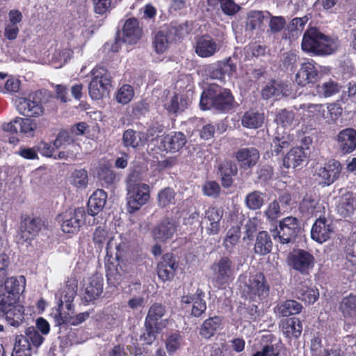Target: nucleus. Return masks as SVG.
<instances>
[{
  "label": "nucleus",
  "instance_id": "nucleus-35",
  "mask_svg": "<svg viewBox=\"0 0 356 356\" xmlns=\"http://www.w3.org/2000/svg\"><path fill=\"white\" fill-rule=\"evenodd\" d=\"M339 310L345 318H356V295L350 293L343 298Z\"/></svg>",
  "mask_w": 356,
  "mask_h": 356
},
{
  "label": "nucleus",
  "instance_id": "nucleus-27",
  "mask_svg": "<svg viewBox=\"0 0 356 356\" xmlns=\"http://www.w3.org/2000/svg\"><path fill=\"white\" fill-rule=\"evenodd\" d=\"M92 241L100 250L104 244H106L107 250H111L113 247H115L118 250L120 249V245L114 243L115 239L113 236L108 232L104 225L99 226L95 229L93 233Z\"/></svg>",
  "mask_w": 356,
  "mask_h": 356
},
{
  "label": "nucleus",
  "instance_id": "nucleus-7",
  "mask_svg": "<svg viewBox=\"0 0 356 356\" xmlns=\"http://www.w3.org/2000/svg\"><path fill=\"white\" fill-rule=\"evenodd\" d=\"M315 262L314 255L303 249L293 250L287 257L289 266L302 275H308L314 268Z\"/></svg>",
  "mask_w": 356,
  "mask_h": 356
},
{
  "label": "nucleus",
  "instance_id": "nucleus-17",
  "mask_svg": "<svg viewBox=\"0 0 356 356\" xmlns=\"http://www.w3.org/2000/svg\"><path fill=\"white\" fill-rule=\"evenodd\" d=\"M83 291V298L86 302L97 299L103 291V277L96 274L84 280Z\"/></svg>",
  "mask_w": 356,
  "mask_h": 356
},
{
  "label": "nucleus",
  "instance_id": "nucleus-13",
  "mask_svg": "<svg viewBox=\"0 0 356 356\" xmlns=\"http://www.w3.org/2000/svg\"><path fill=\"white\" fill-rule=\"evenodd\" d=\"M204 293L197 289L193 295L184 296L181 298V304L184 309L191 307V315L194 317H201L207 309V303L204 300Z\"/></svg>",
  "mask_w": 356,
  "mask_h": 356
},
{
  "label": "nucleus",
  "instance_id": "nucleus-46",
  "mask_svg": "<svg viewBox=\"0 0 356 356\" xmlns=\"http://www.w3.org/2000/svg\"><path fill=\"white\" fill-rule=\"evenodd\" d=\"M140 141V133H138L133 129H127L123 134L122 142L127 147L136 148Z\"/></svg>",
  "mask_w": 356,
  "mask_h": 356
},
{
  "label": "nucleus",
  "instance_id": "nucleus-59",
  "mask_svg": "<svg viewBox=\"0 0 356 356\" xmlns=\"http://www.w3.org/2000/svg\"><path fill=\"white\" fill-rule=\"evenodd\" d=\"M307 111L310 113V117L316 118L317 120L327 118L326 116V111L324 105L323 104H309L307 106Z\"/></svg>",
  "mask_w": 356,
  "mask_h": 356
},
{
  "label": "nucleus",
  "instance_id": "nucleus-1",
  "mask_svg": "<svg viewBox=\"0 0 356 356\" xmlns=\"http://www.w3.org/2000/svg\"><path fill=\"white\" fill-rule=\"evenodd\" d=\"M24 276L7 278L0 287V317H5L11 326L18 327L24 321V307L17 303L19 294L25 289Z\"/></svg>",
  "mask_w": 356,
  "mask_h": 356
},
{
  "label": "nucleus",
  "instance_id": "nucleus-36",
  "mask_svg": "<svg viewBox=\"0 0 356 356\" xmlns=\"http://www.w3.org/2000/svg\"><path fill=\"white\" fill-rule=\"evenodd\" d=\"M208 5L218 10H221L227 15H233L239 10L234 0H207Z\"/></svg>",
  "mask_w": 356,
  "mask_h": 356
},
{
  "label": "nucleus",
  "instance_id": "nucleus-32",
  "mask_svg": "<svg viewBox=\"0 0 356 356\" xmlns=\"http://www.w3.org/2000/svg\"><path fill=\"white\" fill-rule=\"evenodd\" d=\"M222 321L218 316L206 319L200 327V335L206 339L213 337L221 329Z\"/></svg>",
  "mask_w": 356,
  "mask_h": 356
},
{
  "label": "nucleus",
  "instance_id": "nucleus-34",
  "mask_svg": "<svg viewBox=\"0 0 356 356\" xmlns=\"http://www.w3.org/2000/svg\"><path fill=\"white\" fill-rule=\"evenodd\" d=\"M273 242L268 233L266 231L259 232L256 237L254 251L255 254L266 255L270 252Z\"/></svg>",
  "mask_w": 356,
  "mask_h": 356
},
{
  "label": "nucleus",
  "instance_id": "nucleus-50",
  "mask_svg": "<svg viewBox=\"0 0 356 356\" xmlns=\"http://www.w3.org/2000/svg\"><path fill=\"white\" fill-rule=\"evenodd\" d=\"M282 84L278 83L276 81L272 80L268 82L261 90V95L264 99H268L275 95H278L282 91Z\"/></svg>",
  "mask_w": 356,
  "mask_h": 356
},
{
  "label": "nucleus",
  "instance_id": "nucleus-40",
  "mask_svg": "<svg viewBox=\"0 0 356 356\" xmlns=\"http://www.w3.org/2000/svg\"><path fill=\"white\" fill-rule=\"evenodd\" d=\"M223 211L221 209L211 207L206 211V217L210 221L209 229L210 233L216 234L220 229V221L222 217Z\"/></svg>",
  "mask_w": 356,
  "mask_h": 356
},
{
  "label": "nucleus",
  "instance_id": "nucleus-8",
  "mask_svg": "<svg viewBox=\"0 0 356 356\" xmlns=\"http://www.w3.org/2000/svg\"><path fill=\"white\" fill-rule=\"evenodd\" d=\"M130 177L127 187V205L129 212L138 210L149 200V186L144 183H136Z\"/></svg>",
  "mask_w": 356,
  "mask_h": 356
},
{
  "label": "nucleus",
  "instance_id": "nucleus-52",
  "mask_svg": "<svg viewBox=\"0 0 356 356\" xmlns=\"http://www.w3.org/2000/svg\"><path fill=\"white\" fill-rule=\"evenodd\" d=\"M19 131L27 136H33L36 129V123L28 118H18Z\"/></svg>",
  "mask_w": 356,
  "mask_h": 356
},
{
  "label": "nucleus",
  "instance_id": "nucleus-11",
  "mask_svg": "<svg viewBox=\"0 0 356 356\" xmlns=\"http://www.w3.org/2000/svg\"><path fill=\"white\" fill-rule=\"evenodd\" d=\"M250 298L255 300L256 297L259 300L267 298L269 295L270 287L263 273L259 272L250 277L249 284H246Z\"/></svg>",
  "mask_w": 356,
  "mask_h": 356
},
{
  "label": "nucleus",
  "instance_id": "nucleus-16",
  "mask_svg": "<svg viewBox=\"0 0 356 356\" xmlns=\"http://www.w3.org/2000/svg\"><path fill=\"white\" fill-rule=\"evenodd\" d=\"M319 72L316 67V63L311 60L301 64L300 70L296 74V81L301 86L317 82Z\"/></svg>",
  "mask_w": 356,
  "mask_h": 356
},
{
  "label": "nucleus",
  "instance_id": "nucleus-56",
  "mask_svg": "<svg viewBox=\"0 0 356 356\" xmlns=\"http://www.w3.org/2000/svg\"><path fill=\"white\" fill-rule=\"evenodd\" d=\"M261 193L254 191L246 196V206L251 209H259L263 203L264 200Z\"/></svg>",
  "mask_w": 356,
  "mask_h": 356
},
{
  "label": "nucleus",
  "instance_id": "nucleus-30",
  "mask_svg": "<svg viewBox=\"0 0 356 356\" xmlns=\"http://www.w3.org/2000/svg\"><path fill=\"white\" fill-rule=\"evenodd\" d=\"M107 199L106 193L98 189L95 191L88 202V213L92 216L98 214L104 207Z\"/></svg>",
  "mask_w": 356,
  "mask_h": 356
},
{
  "label": "nucleus",
  "instance_id": "nucleus-22",
  "mask_svg": "<svg viewBox=\"0 0 356 356\" xmlns=\"http://www.w3.org/2000/svg\"><path fill=\"white\" fill-rule=\"evenodd\" d=\"M341 171V165L339 161L334 159L329 160L318 171V176L322 179L324 185L329 186L335 181Z\"/></svg>",
  "mask_w": 356,
  "mask_h": 356
},
{
  "label": "nucleus",
  "instance_id": "nucleus-21",
  "mask_svg": "<svg viewBox=\"0 0 356 356\" xmlns=\"http://www.w3.org/2000/svg\"><path fill=\"white\" fill-rule=\"evenodd\" d=\"M143 35V29L136 18L127 19L122 28V39L126 43L132 44L137 43Z\"/></svg>",
  "mask_w": 356,
  "mask_h": 356
},
{
  "label": "nucleus",
  "instance_id": "nucleus-10",
  "mask_svg": "<svg viewBox=\"0 0 356 356\" xmlns=\"http://www.w3.org/2000/svg\"><path fill=\"white\" fill-rule=\"evenodd\" d=\"M60 217L62 230L65 233H75L85 223L86 212L83 208L79 207L66 211Z\"/></svg>",
  "mask_w": 356,
  "mask_h": 356
},
{
  "label": "nucleus",
  "instance_id": "nucleus-15",
  "mask_svg": "<svg viewBox=\"0 0 356 356\" xmlns=\"http://www.w3.org/2000/svg\"><path fill=\"white\" fill-rule=\"evenodd\" d=\"M78 281L74 277H69L60 289L58 308L56 312L61 311L64 304L67 310L72 309V302L77 292Z\"/></svg>",
  "mask_w": 356,
  "mask_h": 356
},
{
  "label": "nucleus",
  "instance_id": "nucleus-58",
  "mask_svg": "<svg viewBox=\"0 0 356 356\" xmlns=\"http://www.w3.org/2000/svg\"><path fill=\"white\" fill-rule=\"evenodd\" d=\"M355 197L353 193H346L342 199L341 204V209L346 212L347 215L352 213L355 209Z\"/></svg>",
  "mask_w": 356,
  "mask_h": 356
},
{
  "label": "nucleus",
  "instance_id": "nucleus-53",
  "mask_svg": "<svg viewBox=\"0 0 356 356\" xmlns=\"http://www.w3.org/2000/svg\"><path fill=\"white\" fill-rule=\"evenodd\" d=\"M327 110L325 113L327 116V121L336 122L342 115L343 108L337 102L327 104Z\"/></svg>",
  "mask_w": 356,
  "mask_h": 356
},
{
  "label": "nucleus",
  "instance_id": "nucleus-48",
  "mask_svg": "<svg viewBox=\"0 0 356 356\" xmlns=\"http://www.w3.org/2000/svg\"><path fill=\"white\" fill-rule=\"evenodd\" d=\"M206 73L212 79L219 80L222 83L226 81V77L222 71L220 61L207 67Z\"/></svg>",
  "mask_w": 356,
  "mask_h": 356
},
{
  "label": "nucleus",
  "instance_id": "nucleus-14",
  "mask_svg": "<svg viewBox=\"0 0 356 356\" xmlns=\"http://www.w3.org/2000/svg\"><path fill=\"white\" fill-rule=\"evenodd\" d=\"M177 223L172 218H163L154 227L152 236L154 240L165 242L171 239L177 232Z\"/></svg>",
  "mask_w": 356,
  "mask_h": 356
},
{
  "label": "nucleus",
  "instance_id": "nucleus-39",
  "mask_svg": "<svg viewBox=\"0 0 356 356\" xmlns=\"http://www.w3.org/2000/svg\"><path fill=\"white\" fill-rule=\"evenodd\" d=\"M295 296L305 303L313 304L318 300L319 293L318 289L302 286L295 289Z\"/></svg>",
  "mask_w": 356,
  "mask_h": 356
},
{
  "label": "nucleus",
  "instance_id": "nucleus-49",
  "mask_svg": "<svg viewBox=\"0 0 356 356\" xmlns=\"http://www.w3.org/2000/svg\"><path fill=\"white\" fill-rule=\"evenodd\" d=\"M134 95L133 88L128 84L123 85L116 94V100L122 104L129 103Z\"/></svg>",
  "mask_w": 356,
  "mask_h": 356
},
{
  "label": "nucleus",
  "instance_id": "nucleus-2",
  "mask_svg": "<svg viewBox=\"0 0 356 356\" xmlns=\"http://www.w3.org/2000/svg\"><path fill=\"white\" fill-rule=\"evenodd\" d=\"M335 48V40L315 26L308 27L303 33L301 49L310 56H328L334 51Z\"/></svg>",
  "mask_w": 356,
  "mask_h": 356
},
{
  "label": "nucleus",
  "instance_id": "nucleus-37",
  "mask_svg": "<svg viewBox=\"0 0 356 356\" xmlns=\"http://www.w3.org/2000/svg\"><path fill=\"white\" fill-rule=\"evenodd\" d=\"M276 309L277 312L280 315L288 317L291 315H295L300 313L302 309V306L296 300H287L278 305Z\"/></svg>",
  "mask_w": 356,
  "mask_h": 356
},
{
  "label": "nucleus",
  "instance_id": "nucleus-19",
  "mask_svg": "<svg viewBox=\"0 0 356 356\" xmlns=\"http://www.w3.org/2000/svg\"><path fill=\"white\" fill-rule=\"evenodd\" d=\"M165 313V306L160 303L153 304L149 309L145 324L154 325L156 331H161L167 325V319H162Z\"/></svg>",
  "mask_w": 356,
  "mask_h": 356
},
{
  "label": "nucleus",
  "instance_id": "nucleus-57",
  "mask_svg": "<svg viewBox=\"0 0 356 356\" xmlns=\"http://www.w3.org/2000/svg\"><path fill=\"white\" fill-rule=\"evenodd\" d=\"M145 330L140 335V341H143L145 345H151L154 341L156 337V333L159 331H156L154 327V325H145Z\"/></svg>",
  "mask_w": 356,
  "mask_h": 356
},
{
  "label": "nucleus",
  "instance_id": "nucleus-51",
  "mask_svg": "<svg viewBox=\"0 0 356 356\" xmlns=\"http://www.w3.org/2000/svg\"><path fill=\"white\" fill-rule=\"evenodd\" d=\"M264 115L259 112H246V128L257 129L262 126Z\"/></svg>",
  "mask_w": 356,
  "mask_h": 356
},
{
  "label": "nucleus",
  "instance_id": "nucleus-42",
  "mask_svg": "<svg viewBox=\"0 0 356 356\" xmlns=\"http://www.w3.org/2000/svg\"><path fill=\"white\" fill-rule=\"evenodd\" d=\"M157 199L160 207H168L175 204V192L172 188H165L159 192Z\"/></svg>",
  "mask_w": 356,
  "mask_h": 356
},
{
  "label": "nucleus",
  "instance_id": "nucleus-64",
  "mask_svg": "<svg viewBox=\"0 0 356 356\" xmlns=\"http://www.w3.org/2000/svg\"><path fill=\"white\" fill-rule=\"evenodd\" d=\"M96 13L104 15L110 10L111 0H92Z\"/></svg>",
  "mask_w": 356,
  "mask_h": 356
},
{
  "label": "nucleus",
  "instance_id": "nucleus-61",
  "mask_svg": "<svg viewBox=\"0 0 356 356\" xmlns=\"http://www.w3.org/2000/svg\"><path fill=\"white\" fill-rule=\"evenodd\" d=\"M204 194L207 196L216 197L220 193V186L214 181H206L202 188Z\"/></svg>",
  "mask_w": 356,
  "mask_h": 356
},
{
  "label": "nucleus",
  "instance_id": "nucleus-20",
  "mask_svg": "<svg viewBox=\"0 0 356 356\" xmlns=\"http://www.w3.org/2000/svg\"><path fill=\"white\" fill-rule=\"evenodd\" d=\"M220 48V42L208 35L198 38L195 44V52L201 58L213 56Z\"/></svg>",
  "mask_w": 356,
  "mask_h": 356
},
{
  "label": "nucleus",
  "instance_id": "nucleus-45",
  "mask_svg": "<svg viewBox=\"0 0 356 356\" xmlns=\"http://www.w3.org/2000/svg\"><path fill=\"white\" fill-rule=\"evenodd\" d=\"M265 16L262 11H250L247 17L246 27L250 29H261L264 25Z\"/></svg>",
  "mask_w": 356,
  "mask_h": 356
},
{
  "label": "nucleus",
  "instance_id": "nucleus-25",
  "mask_svg": "<svg viewBox=\"0 0 356 356\" xmlns=\"http://www.w3.org/2000/svg\"><path fill=\"white\" fill-rule=\"evenodd\" d=\"M186 143L185 135L181 132H171L165 136L161 141V148L167 152L179 151Z\"/></svg>",
  "mask_w": 356,
  "mask_h": 356
},
{
  "label": "nucleus",
  "instance_id": "nucleus-47",
  "mask_svg": "<svg viewBox=\"0 0 356 356\" xmlns=\"http://www.w3.org/2000/svg\"><path fill=\"white\" fill-rule=\"evenodd\" d=\"M74 143V138L71 132L67 130H61L57 135L56 139L53 142V145L56 149L65 147L67 145Z\"/></svg>",
  "mask_w": 356,
  "mask_h": 356
},
{
  "label": "nucleus",
  "instance_id": "nucleus-31",
  "mask_svg": "<svg viewBox=\"0 0 356 356\" xmlns=\"http://www.w3.org/2000/svg\"><path fill=\"white\" fill-rule=\"evenodd\" d=\"M191 101L184 95L174 94L165 103L164 106L169 113L176 114L185 111Z\"/></svg>",
  "mask_w": 356,
  "mask_h": 356
},
{
  "label": "nucleus",
  "instance_id": "nucleus-23",
  "mask_svg": "<svg viewBox=\"0 0 356 356\" xmlns=\"http://www.w3.org/2000/svg\"><path fill=\"white\" fill-rule=\"evenodd\" d=\"M177 263L172 254H164L157 266V273L161 280L167 281L172 278L177 268Z\"/></svg>",
  "mask_w": 356,
  "mask_h": 356
},
{
  "label": "nucleus",
  "instance_id": "nucleus-41",
  "mask_svg": "<svg viewBox=\"0 0 356 356\" xmlns=\"http://www.w3.org/2000/svg\"><path fill=\"white\" fill-rule=\"evenodd\" d=\"M339 92V85L333 81L318 84L316 87V95L321 97H330Z\"/></svg>",
  "mask_w": 356,
  "mask_h": 356
},
{
  "label": "nucleus",
  "instance_id": "nucleus-44",
  "mask_svg": "<svg viewBox=\"0 0 356 356\" xmlns=\"http://www.w3.org/2000/svg\"><path fill=\"white\" fill-rule=\"evenodd\" d=\"M70 183L76 188H86L88 184L87 171L84 169L75 170L70 177Z\"/></svg>",
  "mask_w": 356,
  "mask_h": 356
},
{
  "label": "nucleus",
  "instance_id": "nucleus-63",
  "mask_svg": "<svg viewBox=\"0 0 356 356\" xmlns=\"http://www.w3.org/2000/svg\"><path fill=\"white\" fill-rule=\"evenodd\" d=\"M98 177L104 184L110 185L113 183L115 179V175L110 168H102L98 172Z\"/></svg>",
  "mask_w": 356,
  "mask_h": 356
},
{
  "label": "nucleus",
  "instance_id": "nucleus-26",
  "mask_svg": "<svg viewBox=\"0 0 356 356\" xmlns=\"http://www.w3.org/2000/svg\"><path fill=\"white\" fill-rule=\"evenodd\" d=\"M176 29L171 27L162 29L155 33L153 40V46L158 54H163L168 48L169 44L175 39Z\"/></svg>",
  "mask_w": 356,
  "mask_h": 356
},
{
  "label": "nucleus",
  "instance_id": "nucleus-60",
  "mask_svg": "<svg viewBox=\"0 0 356 356\" xmlns=\"http://www.w3.org/2000/svg\"><path fill=\"white\" fill-rule=\"evenodd\" d=\"M298 57L293 52H287L284 54L282 65L286 71L293 72L296 68V63Z\"/></svg>",
  "mask_w": 356,
  "mask_h": 356
},
{
  "label": "nucleus",
  "instance_id": "nucleus-62",
  "mask_svg": "<svg viewBox=\"0 0 356 356\" xmlns=\"http://www.w3.org/2000/svg\"><path fill=\"white\" fill-rule=\"evenodd\" d=\"M221 176H233L237 172V167L230 161H225L218 166Z\"/></svg>",
  "mask_w": 356,
  "mask_h": 356
},
{
  "label": "nucleus",
  "instance_id": "nucleus-6",
  "mask_svg": "<svg viewBox=\"0 0 356 356\" xmlns=\"http://www.w3.org/2000/svg\"><path fill=\"white\" fill-rule=\"evenodd\" d=\"M43 95L41 90L29 93L25 97L19 98L17 108L20 114L29 118H38L44 113L42 104Z\"/></svg>",
  "mask_w": 356,
  "mask_h": 356
},
{
  "label": "nucleus",
  "instance_id": "nucleus-12",
  "mask_svg": "<svg viewBox=\"0 0 356 356\" xmlns=\"http://www.w3.org/2000/svg\"><path fill=\"white\" fill-rule=\"evenodd\" d=\"M231 264L227 257H222L217 264L211 266L213 275L210 280L215 287L220 289L228 282L232 274Z\"/></svg>",
  "mask_w": 356,
  "mask_h": 356
},
{
  "label": "nucleus",
  "instance_id": "nucleus-18",
  "mask_svg": "<svg viewBox=\"0 0 356 356\" xmlns=\"http://www.w3.org/2000/svg\"><path fill=\"white\" fill-rule=\"evenodd\" d=\"M45 223L40 218L27 216L21 222V236L24 241L32 238L45 229Z\"/></svg>",
  "mask_w": 356,
  "mask_h": 356
},
{
  "label": "nucleus",
  "instance_id": "nucleus-9",
  "mask_svg": "<svg viewBox=\"0 0 356 356\" xmlns=\"http://www.w3.org/2000/svg\"><path fill=\"white\" fill-rule=\"evenodd\" d=\"M276 230L280 242L286 244L295 241L301 231V227L298 218L288 216L280 221L279 227Z\"/></svg>",
  "mask_w": 356,
  "mask_h": 356
},
{
  "label": "nucleus",
  "instance_id": "nucleus-28",
  "mask_svg": "<svg viewBox=\"0 0 356 356\" xmlns=\"http://www.w3.org/2000/svg\"><path fill=\"white\" fill-rule=\"evenodd\" d=\"M332 231L331 225L327 223L326 218H319L312 226L311 236L314 241L322 243L330 238Z\"/></svg>",
  "mask_w": 356,
  "mask_h": 356
},
{
  "label": "nucleus",
  "instance_id": "nucleus-55",
  "mask_svg": "<svg viewBox=\"0 0 356 356\" xmlns=\"http://www.w3.org/2000/svg\"><path fill=\"white\" fill-rule=\"evenodd\" d=\"M289 147V141L285 139L284 137L282 138L275 137L271 144L272 154H275V156H278L282 153L284 149H287Z\"/></svg>",
  "mask_w": 356,
  "mask_h": 356
},
{
  "label": "nucleus",
  "instance_id": "nucleus-43",
  "mask_svg": "<svg viewBox=\"0 0 356 356\" xmlns=\"http://www.w3.org/2000/svg\"><path fill=\"white\" fill-rule=\"evenodd\" d=\"M307 21L308 18L307 16L293 18L287 26V31L289 34V38H298L302 31Z\"/></svg>",
  "mask_w": 356,
  "mask_h": 356
},
{
  "label": "nucleus",
  "instance_id": "nucleus-54",
  "mask_svg": "<svg viewBox=\"0 0 356 356\" xmlns=\"http://www.w3.org/2000/svg\"><path fill=\"white\" fill-rule=\"evenodd\" d=\"M182 342V337L178 333L170 335L165 341V347L169 354L174 353L178 350Z\"/></svg>",
  "mask_w": 356,
  "mask_h": 356
},
{
  "label": "nucleus",
  "instance_id": "nucleus-33",
  "mask_svg": "<svg viewBox=\"0 0 356 356\" xmlns=\"http://www.w3.org/2000/svg\"><path fill=\"white\" fill-rule=\"evenodd\" d=\"M305 158L306 154L303 147H293L284 157L283 165L286 168H295L300 165Z\"/></svg>",
  "mask_w": 356,
  "mask_h": 356
},
{
  "label": "nucleus",
  "instance_id": "nucleus-4",
  "mask_svg": "<svg viewBox=\"0 0 356 356\" xmlns=\"http://www.w3.org/2000/svg\"><path fill=\"white\" fill-rule=\"evenodd\" d=\"M44 341V337L34 327L25 330V335H17L12 356H31L32 346L38 348Z\"/></svg>",
  "mask_w": 356,
  "mask_h": 356
},
{
  "label": "nucleus",
  "instance_id": "nucleus-5",
  "mask_svg": "<svg viewBox=\"0 0 356 356\" xmlns=\"http://www.w3.org/2000/svg\"><path fill=\"white\" fill-rule=\"evenodd\" d=\"M92 79L88 86V92L92 99H100L108 92L111 87V76L103 67H97L92 70Z\"/></svg>",
  "mask_w": 356,
  "mask_h": 356
},
{
  "label": "nucleus",
  "instance_id": "nucleus-29",
  "mask_svg": "<svg viewBox=\"0 0 356 356\" xmlns=\"http://www.w3.org/2000/svg\"><path fill=\"white\" fill-rule=\"evenodd\" d=\"M280 327L287 338H298L302 331V325L296 317L286 318L281 321Z\"/></svg>",
  "mask_w": 356,
  "mask_h": 356
},
{
  "label": "nucleus",
  "instance_id": "nucleus-3",
  "mask_svg": "<svg viewBox=\"0 0 356 356\" xmlns=\"http://www.w3.org/2000/svg\"><path fill=\"white\" fill-rule=\"evenodd\" d=\"M233 97L230 91L218 85H211L202 93L200 106L202 110L213 108L220 111L231 109Z\"/></svg>",
  "mask_w": 356,
  "mask_h": 356
},
{
  "label": "nucleus",
  "instance_id": "nucleus-24",
  "mask_svg": "<svg viewBox=\"0 0 356 356\" xmlns=\"http://www.w3.org/2000/svg\"><path fill=\"white\" fill-rule=\"evenodd\" d=\"M337 144L343 154L353 152L356 149V130L346 128L340 131L337 135Z\"/></svg>",
  "mask_w": 356,
  "mask_h": 356
},
{
  "label": "nucleus",
  "instance_id": "nucleus-38",
  "mask_svg": "<svg viewBox=\"0 0 356 356\" xmlns=\"http://www.w3.org/2000/svg\"><path fill=\"white\" fill-rule=\"evenodd\" d=\"M88 317L89 314L88 312L80 313L75 316L69 317L63 314L61 311H58L55 314V321L57 325L62 324L78 325L85 321Z\"/></svg>",
  "mask_w": 356,
  "mask_h": 356
}]
</instances>
